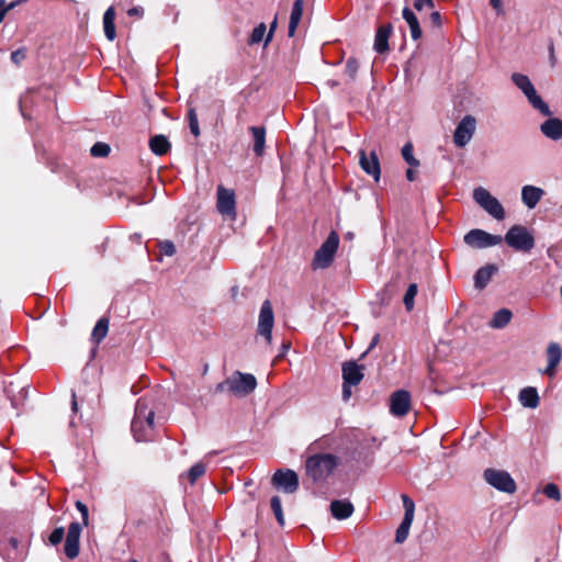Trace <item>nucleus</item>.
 <instances>
[{"mask_svg": "<svg viewBox=\"0 0 562 562\" xmlns=\"http://www.w3.org/2000/svg\"><path fill=\"white\" fill-rule=\"evenodd\" d=\"M155 412L149 407L145 397L137 400L131 430L136 441H148L154 434Z\"/></svg>", "mask_w": 562, "mask_h": 562, "instance_id": "1", "label": "nucleus"}, {"mask_svg": "<svg viewBox=\"0 0 562 562\" xmlns=\"http://www.w3.org/2000/svg\"><path fill=\"white\" fill-rule=\"evenodd\" d=\"M379 339H380V335L379 334H375L366 351V353H368L369 351H371L379 342Z\"/></svg>", "mask_w": 562, "mask_h": 562, "instance_id": "55", "label": "nucleus"}, {"mask_svg": "<svg viewBox=\"0 0 562 562\" xmlns=\"http://www.w3.org/2000/svg\"><path fill=\"white\" fill-rule=\"evenodd\" d=\"M108 331L109 319L106 317H101L92 329L91 340L97 345L100 344L108 335Z\"/></svg>", "mask_w": 562, "mask_h": 562, "instance_id": "31", "label": "nucleus"}, {"mask_svg": "<svg viewBox=\"0 0 562 562\" xmlns=\"http://www.w3.org/2000/svg\"><path fill=\"white\" fill-rule=\"evenodd\" d=\"M474 201L491 216L502 221L505 218V210L501 202L494 198L485 188L479 187L473 191Z\"/></svg>", "mask_w": 562, "mask_h": 562, "instance_id": "7", "label": "nucleus"}, {"mask_svg": "<svg viewBox=\"0 0 562 562\" xmlns=\"http://www.w3.org/2000/svg\"><path fill=\"white\" fill-rule=\"evenodd\" d=\"M71 411H72V413H77V411H78V402H77V396H76L75 392H72V394H71Z\"/></svg>", "mask_w": 562, "mask_h": 562, "instance_id": "56", "label": "nucleus"}, {"mask_svg": "<svg viewBox=\"0 0 562 562\" xmlns=\"http://www.w3.org/2000/svg\"><path fill=\"white\" fill-rule=\"evenodd\" d=\"M272 485L286 494H293L297 491L300 482L295 471L291 469H279L271 479Z\"/></svg>", "mask_w": 562, "mask_h": 562, "instance_id": "11", "label": "nucleus"}, {"mask_svg": "<svg viewBox=\"0 0 562 562\" xmlns=\"http://www.w3.org/2000/svg\"><path fill=\"white\" fill-rule=\"evenodd\" d=\"M548 367L543 373L552 376L555 373V368L561 361L562 350L557 342H551L547 348Z\"/></svg>", "mask_w": 562, "mask_h": 562, "instance_id": "24", "label": "nucleus"}, {"mask_svg": "<svg viewBox=\"0 0 562 562\" xmlns=\"http://www.w3.org/2000/svg\"><path fill=\"white\" fill-rule=\"evenodd\" d=\"M418 286L416 283H411L404 294L403 303L407 312L413 311L415 305V296L417 295Z\"/></svg>", "mask_w": 562, "mask_h": 562, "instance_id": "33", "label": "nucleus"}, {"mask_svg": "<svg viewBox=\"0 0 562 562\" xmlns=\"http://www.w3.org/2000/svg\"><path fill=\"white\" fill-rule=\"evenodd\" d=\"M25 56L26 54L24 49H18L11 54V60L19 65L25 58Z\"/></svg>", "mask_w": 562, "mask_h": 562, "instance_id": "48", "label": "nucleus"}, {"mask_svg": "<svg viewBox=\"0 0 562 562\" xmlns=\"http://www.w3.org/2000/svg\"><path fill=\"white\" fill-rule=\"evenodd\" d=\"M189 127L191 133L198 137L200 136V127L195 109L191 108L188 113Z\"/></svg>", "mask_w": 562, "mask_h": 562, "instance_id": "40", "label": "nucleus"}, {"mask_svg": "<svg viewBox=\"0 0 562 562\" xmlns=\"http://www.w3.org/2000/svg\"><path fill=\"white\" fill-rule=\"evenodd\" d=\"M392 31H393V26L391 23L383 24V25L379 26V29L376 30V33H375L374 45H373V48L376 53L384 54V53L389 52V49H390L389 38L392 34Z\"/></svg>", "mask_w": 562, "mask_h": 562, "instance_id": "20", "label": "nucleus"}, {"mask_svg": "<svg viewBox=\"0 0 562 562\" xmlns=\"http://www.w3.org/2000/svg\"><path fill=\"white\" fill-rule=\"evenodd\" d=\"M544 195V191L541 188L535 186H525L521 189V200L528 209H535L539 201Z\"/></svg>", "mask_w": 562, "mask_h": 562, "instance_id": "23", "label": "nucleus"}, {"mask_svg": "<svg viewBox=\"0 0 562 562\" xmlns=\"http://www.w3.org/2000/svg\"><path fill=\"white\" fill-rule=\"evenodd\" d=\"M402 156L404 160L412 167L419 166V161L413 155V145L407 143L402 148Z\"/></svg>", "mask_w": 562, "mask_h": 562, "instance_id": "38", "label": "nucleus"}, {"mask_svg": "<svg viewBox=\"0 0 562 562\" xmlns=\"http://www.w3.org/2000/svg\"><path fill=\"white\" fill-rule=\"evenodd\" d=\"M160 250L165 256L171 257L176 254V246L170 240H164L160 243Z\"/></svg>", "mask_w": 562, "mask_h": 562, "instance_id": "45", "label": "nucleus"}, {"mask_svg": "<svg viewBox=\"0 0 562 562\" xmlns=\"http://www.w3.org/2000/svg\"><path fill=\"white\" fill-rule=\"evenodd\" d=\"M12 384L13 383L11 382L9 386H4V392L7 393L8 397L10 398L12 406L14 408H18L26 400L27 390L23 386V387H21L18 397L11 396L10 386H12Z\"/></svg>", "mask_w": 562, "mask_h": 562, "instance_id": "35", "label": "nucleus"}, {"mask_svg": "<svg viewBox=\"0 0 562 562\" xmlns=\"http://www.w3.org/2000/svg\"><path fill=\"white\" fill-rule=\"evenodd\" d=\"M64 536H65L64 528L63 527H57V528H55L52 531V533L49 535L48 540H49L50 544L57 546V544H59L63 541Z\"/></svg>", "mask_w": 562, "mask_h": 562, "instance_id": "43", "label": "nucleus"}, {"mask_svg": "<svg viewBox=\"0 0 562 562\" xmlns=\"http://www.w3.org/2000/svg\"><path fill=\"white\" fill-rule=\"evenodd\" d=\"M271 509L276 516L278 524L283 527L285 525L284 515L282 510L281 498L279 496H272L270 499Z\"/></svg>", "mask_w": 562, "mask_h": 562, "instance_id": "34", "label": "nucleus"}, {"mask_svg": "<svg viewBox=\"0 0 562 562\" xmlns=\"http://www.w3.org/2000/svg\"><path fill=\"white\" fill-rule=\"evenodd\" d=\"M513 313L508 308L498 310L490 322L492 328H504L510 322Z\"/></svg>", "mask_w": 562, "mask_h": 562, "instance_id": "32", "label": "nucleus"}, {"mask_svg": "<svg viewBox=\"0 0 562 562\" xmlns=\"http://www.w3.org/2000/svg\"><path fill=\"white\" fill-rule=\"evenodd\" d=\"M412 406V397L408 391L397 390L390 397V413L395 417H404Z\"/></svg>", "mask_w": 562, "mask_h": 562, "instance_id": "15", "label": "nucleus"}, {"mask_svg": "<svg viewBox=\"0 0 562 562\" xmlns=\"http://www.w3.org/2000/svg\"><path fill=\"white\" fill-rule=\"evenodd\" d=\"M303 8H304V0H295L294 1L293 5H292L291 14H290L289 29H288V35L290 37L295 35L297 25L300 24V21L303 15Z\"/></svg>", "mask_w": 562, "mask_h": 562, "instance_id": "25", "label": "nucleus"}, {"mask_svg": "<svg viewBox=\"0 0 562 562\" xmlns=\"http://www.w3.org/2000/svg\"><path fill=\"white\" fill-rule=\"evenodd\" d=\"M130 16L142 18L144 15V9L142 7H133L127 11Z\"/></svg>", "mask_w": 562, "mask_h": 562, "instance_id": "51", "label": "nucleus"}, {"mask_svg": "<svg viewBox=\"0 0 562 562\" xmlns=\"http://www.w3.org/2000/svg\"><path fill=\"white\" fill-rule=\"evenodd\" d=\"M359 164L366 173L372 176L375 181L380 180L381 167L375 151H371L367 156L364 150H360Z\"/></svg>", "mask_w": 562, "mask_h": 562, "instance_id": "18", "label": "nucleus"}, {"mask_svg": "<svg viewBox=\"0 0 562 562\" xmlns=\"http://www.w3.org/2000/svg\"><path fill=\"white\" fill-rule=\"evenodd\" d=\"M205 473V465L202 462H198L193 464L188 471V477L191 484H194L195 481L201 477Z\"/></svg>", "mask_w": 562, "mask_h": 562, "instance_id": "36", "label": "nucleus"}, {"mask_svg": "<svg viewBox=\"0 0 562 562\" xmlns=\"http://www.w3.org/2000/svg\"><path fill=\"white\" fill-rule=\"evenodd\" d=\"M266 31H267V26L265 23H260L258 24L251 32V35H250V38H249V44L250 45H254V44H258L260 43L262 40H263V36L266 34Z\"/></svg>", "mask_w": 562, "mask_h": 562, "instance_id": "37", "label": "nucleus"}, {"mask_svg": "<svg viewBox=\"0 0 562 562\" xmlns=\"http://www.w3.org/2000/svg\"><path fill=\"white\" fill-rule=\"evenodd\" d=\"M550 61H551V65L554 66V64H555V56H554V54L550 55Z\"/></svg>", "mask_w": 562, "mask_h": 562, "instance_id": "59", "label": "nucleus"}, {"mask_svg": "<svg viewBox=\"0 0 562 562\" xmlns=\"http://www.w3.org/2000/svg\"><path fill=\"white\" fill-rule=\"evenodd\" d=\"M274 325V314L272 304L269 300L263 301L258 317L257 334L265 338L268 346L272 345V328Z\"/></svg>", "mask_w": 562, "mask_h": 562, "instance_id": "10", "label": "nucleus"}, {"mask_svg": "<svg viewBox=\"0 0 562 562\" xmlns=\"http://www.w3.org/2000/svg\"><path fill=\"white\" fill-rule=\"evenodd\" d=\"M130 562H137V561H135V560H132V561H130Z\"/></svg>", "mask_w": 562, "mask_h": 562, "instance_id": "61", "label": "nucleus"}, {"mask_svg": "<svg viewBox=\"0 0 562 562\" xmlns=\"http://www.w3.org/2000/svg\"><path fill=\"white\" fill-rule=\"evenodd\" d=\"M548 117L540 124V132L551 140L562 139V120L551 115Z\"/></svg>", "mask_w": 562, "mask_h": 562, "instance_id": "19", "label": "nucleus"}, {"mask_svg": "<svg viewBox=\"0 0 562 562\" xmlns=\"http://www.w3.org/2000/svg\"><path fill=\"white\" fill-rule=\"evenodd\" d=\"M549 54H550V55H553V54H554V46H553V44H552V43L549 45Z\"/></svg>", "mask_w": 562, "mask_h": 562, "instance_id": "58", "label": "nucleus"}, {"mask_svg": "<svg viewBox=\"0 0 562 562\" xmlns=\"http://www.w3.org/2000/svg\"><path fill=\"white\" fill-rule=\"evenodd\" d=\"M339 246V235L333 231L329 233L325 241L316 250L312 260L313 270L328 268L335 258Z\"/></svg>", "mask_w": 562, "mask_h": 562, "instance_id": "6", "label": "nucleus"}, {"mask_svg": "<svg viewBox=\"0 0 562 562\" xmlns=\"http://www.w3.org/2000/svg\"><path fill=\"white\" fill-rule=\"evenodd\" d=\"M425 7L434 8L435 7L434 0H415L414 8L417 11H422Z\"/></svg>", "mask_w": 562, "mask_h": 562, "instance_id": "47", "label": "nucleus"}, {"mask_svg": "<svg viewBox=\"0 0 562 562\" xmlns=\"http://www.w3.org/2000/svg\"><path fill=\"white\" fill-rule=\"evenodd\" d=\"M430 21L431 23L435 25V26H440L441 25V14L438 12V11H434L431 14H430Z\"/></svg>", "mask_w": 562, "mask_h": 562, "instance_id": "52", "label": "nucleus"}, {"mask_svg": "<svg viewBox=\"0 0 562 562\" xmlns=\"http://www.w3.org/2000/svg\"><path fill=\"white\" fill-rule=\"evenodd\" d=\"M476 131V119L473 115H465L457 125L453 133V143L457 147H465Z\"/></svg>", "mask_w": 562, "mask_h": 562, "instance_id": "13", "label": "nucleus"}, {"mask_svg": "<svg viewBox=\"0 0 562 562\" xmlns=\"http://www.w3.org/2000/svg\"><path fill=\"white\" fill-rule=\"evenodd\" d=\"M351 386H353L352 384H346V382H342V400L345 402L349 401V398L351 397Z\"/></svg>", "mask_w": 562, "mask_h": 562, "instance_id": "50", "label": "nucleus"}, {"mask_svg": "<svg viewBox=\"0 0 562 562\" xmlns=\"http://www.w3.org/2000/svg\"><path fill=\"white\" fill-rule=\"evenodd\" d=\"M353 510V505L348 499H335L330 503V513L333 517L338 520L349 518Z\"/></svg>", "mask_w": 562, "mask_h": 562, "instance_id": "21", "label": "nucleus"}, {"mask_svg": "<svg viewBox=\"0 0 562 562\" xmlns=\"http://www.w3.org/2000/svg\"><path fill=\"white\" fill-rule=\"evenodd\" d=\"M519 401L524 407L536 408L539 405V395L536 387L527 386L519 392Z\"/></svg>", "mask_w": 562, "mask_h": 562, "instance_id": "28", "label": "nucleus"}, {"mask_svg": "<svg viewBox=\"0 0 562 562\" xmlns=\"http://www.w3.org/2000/svg\"><path fill=\"white\" fill-rule=\"evenodd\" d=\"M483 477L486 483L499 492L513 494L517 488L514 479L504 470L488 468L484 471Z\"/></svg>", "mask_w": 562, "mask_h": 562, "instance_id": "8", "label": "nucleus"}, {"mask_svg": "<svg viewBox=\"0 0 562 562\" xmlns=\"http://www.w3.org/2000/svg\"><path fill=\"white\" fill-rule=\"evenodd\" d=\"M329 83H330V86H331V87H336V86H338V82H337V81H330Z\"/></svg>", "mask_w": 562, "mask_h": 562, "instance_id": "60", "label": "nucleus"}, {"mask_svg": "<svg viewBox=\"0 0 562 562\" xmlns=\"http://www.w3.org/2000/svg\"><path fill=\"white\" fill-rule=\"evenodd\" d=\"M358 69H359L358 60L355 57L348 58L346 61L345 72L351 81H353L356 79Z\"/></svg>", "mask_w": 562, "mask_h": 562, "instance_id": "39", "label": "nucleus"}, {"mask_svg": "<svg viewBox=\"0 0 562 562\" xmlns=\"http://www.w3.org/2000/svg\"><path fill=\"white\" fill-rule=\"evenodd\" d=\"M216 209L221 215L232 221L236 218V194L233 189H227L222 184L217 186Z\"/></svg>", "mask_w": 562, "mask_h": 562, "instance_id": "9", "label": "nucleus"}, {"mask_svg": "<svg viewBox=\"0 0 562 562\" xmlns=\"http://www.w3.org/2000/svg\"><path fill=\"white\" fill-rule=\"evenodd\" d=\"M290 347H291V342H290V341H283V342H282V346H281V351H280V353L278 355V358L283 357V356L288 352V350L290 349Z\"/></svg>", "mask_w": 562, "mask_h": 562, "instance_id": "54", "label": "nucleus"}, {"mask_svg": "<svg viewBox=\"0 0 562 562\" xmlns=\"http://www.w3.org/2000/svg\"><path fill=\"white\" fill-rule=\"evenodd\" d=\"M277 25H278V19L276 16L273 19L272 23L270 24L269 32H268V34L266 36V40H265V46H267L271 42L273 33H274V31L277 29Z\"/></svg>", "mask_w": 562, "mask_h": 562, "instance_id": "49", "label": "nucleus"}, {"mask_svg": "<svg viewBox=\"0 0 562 562\" xmlns=\"http://www.w3.org/2000/svg\"><path fill=\"white\" fill-rule=\"evenodd\" d=\"M490 4L498 14L503 12L502 0H490Z\"/></svg>", "mask_w": 562, "mask_h": 562, "instance_id": "53", "label": "nucleus"}, {"mask_svg": "<svg viewBox=\"0 0 562 562\" xmlns=\"http://www.w3.org/2000/svg\"><path fill=\"white\" fill-rule=\"evenodd\" d=\"M364 366L358 364L356 361H346L342 363V382L346 384L358 385L364 376Z\"/></svg>", "mask_w": 562, "mask_h": 562, "instance_id": "17", "label": "nucleus"}, {"mask_svg": "<svg viewBox=\"0 0 562 562\" xmlns=\"http://www.w3.org/2000/svg\"><path fill=\"white\" fill-rule=\"evenodd\" d=\"M170 147L171 145L165 135L158 134L149 139V148L155 155H166L170 150Z\"/></svg>", "mask_w": 562, "mask_h": 562, "instance_id": "30", "label": "nucleus"}, {"mask_svg": "<svg viewBox=\"0 0 562 562\" xmlns=\"http://www.w3.org/2000/svg\"><path fill=\"white\" fill-rule=\"evenodd\" d=\"M114 20L115 10L113 7H109L103 15V30L105 37L111 42L116 37Z\"/></svg>", "mask_w": 562, "mask_h": 562, "instance_id": "29", "label": "nucleus"}, {"mask_svg": "<svg viewBox=\"0 0 562 562\" xmlns=\"http://www.w3.org/2000/svg\"><path fill=\"white\" fill-rule=\"evenodd\" d=\"M406 178L408 181H414L415 180V172L413 169H407L406 170Z\"/></svg>", "mask_w": 562, "mask_h": 562, "instance_id": "57", "label": "nucleus"}, {"mask_svg": "<svg viewBox=\"0 0 562 562\" xmlns=\"http://www.w3.org/2000/svg\"><path fill=\"white\" fill-rule=\"evenodd\" d=\"M110 146L105 143H95L91 149L90 154L93 157H106L110 154Z\"/></svg>", "mask_w": 562, "mask_h": 562, "instance_id": "41", "label": "nucleus"}, {"mask_svg": "<svg viewBox=\"0 0 562 562\" xmlns=\"http://www.w3.org/2000/svg\"><path fill=\"white\" fill-rule=\"evenodd\" d=\"M76 508L80 512L82 517V525L88 526L89 522V510L86 504H83L81 501L76 502Z\"/></svg>", "mask_w": 562, "mask_h": 562, "instance_id": "46", "label": "nucleus"}, {"mask_svg": "<svg viewBox=\"0 0 562 562\" xmlns=\"http://www.w3.org/2000/svg\"><path fill=\"white\" fill-rule=\"evenodd\" d=\"M82 527L79 522L74 521L69 525L64 552L67 558L75 559L79 554V540L81 535Z\"/></svg>", "mask_w": 562, "mask_h": 562, "instance_id": "16", "label": "nucleus"}, {"mask_svg": "<svg viewBox=\"0 0 562 562\" xmlns=\"http://www.w3.org/2000/svg\"><path fill=\"white\" fill-rule=\"evenodd\" d=\"M498 271V268L496 265L488 263L484 267H481L477 269V271L474 274V286L477 290H483L488 282L491 281L492 277Z\"/></svg>", "mask_w": 562, "mask_h": 562, "instance_id": "22", "label": "nucleus"}, {"mask_svg": "<svg viewBox=\"0 0 562 562\" xmlns=\"http://www.w3.org/2000/svg\"><path fill=\"white\" fill-rule=\"evenodd\" d=\"M503 240L516 251L530 252L536 244L533 234L524 225H513Z\"/></svg>", "mask_w": 562, "mask_h": 562, "instance_id": "5", "label": "nucleus"}, {"mask_svg": "<svg viewBox=\"0 0 562 562\" xmlns=\"http://www.w3.org/2000/svg\"><path fill=\"white\" fill-rule=\"evenodd\" d=\"M340 464V459L331 453H317L308 457L305 462L306 475L314 483L325 482Z\"/></svg>", "mask_w": 562, "mask_h": 562, "instance_id": "2", "label": "nucleus"}, {"mask_svg": "<svg viewBox=\"0 0 562 562\" xmlns=\"http://www.w3.org/2000/svg\"><path fill=\"white\" fill-rule=\"evenodd\" d=\"M257 387V380L251 373L235 371L215 386V393H229L238 397L249 395Z\"/></svg>", "mask_w": 562, "mask_h": 562, "instance_id": "3", "label": "nucleus"}, {"mask_svg": "<svg viewBox=\"0 0 562 562\" xmlns=\"http://www.w3.org/2000/svg\"><path fill=\"white\" fill-rule=\"evenodd\" d=\"M402 501L405 513L401 525L396 529V543H403L407 539L415 513V503L411 497H408L406 494H402Z\"/></svg>", "mask_w": 562, "mask_h": 562, "instance_id": "14", "label": "nucleus"}, {"mask_svg": "<svg viewBox=\"0 0 562 562\" xmlns=\"http://www.w3.org/2000/svg\"><path fill=\"white\" fill-rule=\"evenodd\" d=\"M503 237L501 235H492L483 229H471L464 235V243L477 249H483L501 244Z\"/></svg>", "mask_w": 562, "mask_h": 562, "instance_id": "12", "label": "nucleus"}, {"mask_svg": "<svg viewBox=\"0 0 562 562\" xmlns=\"http://www.w3.org/2000/svg\"><path fill=\"white\" fill-rule=\"evenodd\" d=\"M402 15L409 26L412 38L414 41L419 40L422 37V29L416 14L408 7H405Z\"/></svg>", "mask_w": 562, "mask_h": 562, "instance_id": "27", "label": "nucleus"}, {"mask_svg": "<svg viewBox=\"0 0 562 562\" xmlns=\"http://www.w3.org/2000/svg\"><path fill=\"white\" fill-rule=\"evenodd\" d=\"M542 492L550 499L560 501V498H561L560 490H559L558 485L554 483L547 484L543 487Z\"/></svg>", "mask_w": 562, "mask_h": 562, "instance_id": "42", "label": "nucleus"}, {"mask_svg": "<svg viewBox=\"0 0 562 562\" xmlns=\"http://www.w3.org/2000/svg\"><path fill=\"white\" fill-rule=\"evenodd\" d=\"M512 81L525 94L528 102L535 110L539 111L544 116L552 115L549 105L537 93L536 88L528 76L514 72L512 75Z\"/></svg>", "mask_w": 562, "mask_h": 562, "instance_id": "4", "label": "nucleus"}, {"mask_svg": "<svg viewBox=\"0 0 562 562\" xmlns=\"http://www.w3.org/2000/svg\"><path fill=\"white\" fill-rule=\"evenodd\" d=\"M249 132L254 138V153L257 156H262L266 145V127L265 126H250Z\"/></svg>", "mask_w": 562, "mask_h": 562, "instance_id": "26", "label": "nucleus"}, {"mask_svg": "<svg viewBox=\"0 0 562 562\" xmlns=\"http://www.w3.org/2000/svg\"><path fill=\"white\" fill-rule=\"evenodd\" d=\"M24 0L13 1L10 4H5V0H0V23L3 21L5 14L12 10L16 4L23 2Z\"/></svg>", "mask_w": 562, "mask_h": 562, "instance_id": "44", "label": "nucleus"}]
</instances>
